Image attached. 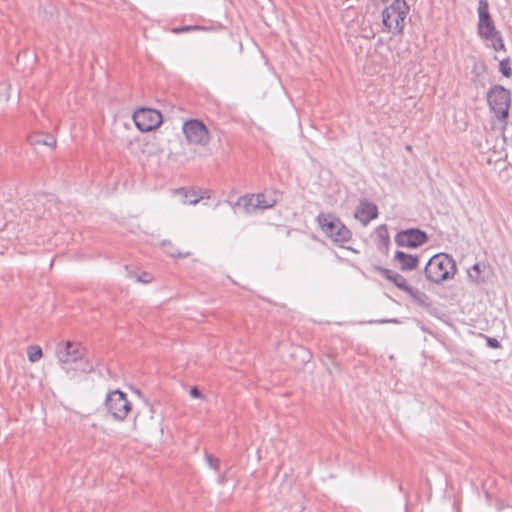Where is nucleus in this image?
I'll return each mask as SVG.
<instances>
[{
    "label": "nucleus",
    "instance_id": "f257e3e1",
    "mask_svg": "<svg viewBox=\"0 0 512 512\" xmlns=\"http://www.w3.org/2000/svg\"><path fill=\"white\" fill-rule=\"evenodd\" d=\"M85 349L77 342L66 341L56 346V357L62 369L74 377L75 372L91 373L93 365L84 359Z\"/></svg>",
    "mask_w": 512,
    "mask_h": 512
},
{
    "label": "nucleus",
    "instance_id": "f03ea898",
    "mask_svg": "<svg viewBox=\"0 0 512 512\" xmlns=\"http://www.w3.org/2000/svg\"><path fill=\"white\" fill-rule=\"evenodd\" d=\"M455 272L454 259L445 253H439L431 257L424 268L427 280L437 284L452 278Z\"/></svg>",
    "mask_w": 512,
    "mask_h": 512
},
{
    "label": "nucleus",
    "instance_id": "7ed1b4c3",
    "mask_svg": "<svg viewBox=\"0 0 512 512\" xmlns=\"http://www.w3.org/2000/svg\"><path fill=\"white\" fill-rule=\"evenodd\" d=\"M317 222L324 234L334 242L344 243L350 240V230L336 216L320 213Z\"/></svg>",
    "mask_w": 512,
    "mask_h": 512
},
{
    "label": "nucleus",
    "instance_id": "20e7f679",
    "mask_svg": "<svg viewBox=\"0 0 512 512\" xmlns=\"http://www.w3.org/2000/svg\"><path fill=\"white\" fill-rule=\"evenodd\" d=\"M487 102L499 120L507 119L511 104V94L508 89L501 85H494L487 92Z\"/></svg>",
    "mask_w": 512,
    "mask_h": 512
},
{
    "label": "nucleus",
    "instance_id": "39448f33",
    "mask_svg": "<svg viewBox=\"0 0 512 512\" xmlns=\"http://www.w3.org/2000/svg\"><path fill=\"white\" fill-rule=\"evenodd\" d=\"M408 10L409 8L405 0H395L382 12L384 26L389 30L393 28L397 32H402Z\"/></svg>",
    "mask_w": 512,
    "mask_h": 512
},
{
    "label": "nucleus",
    "instance_id": "423d86ee",
    "mask_svg": "<svg viewBox=\"0 0 512 512\" xmlns=\"http://www.w3.org/2000/svg\"><path fill=\"white\" fill-rule=\"evenodd\" d=\"M105 406L108 413L118 421H124L132 409V404L127 395L119 389L107 394Z\"/></svg>",
    "mask_w": 512,
    "mask_h": 512
},
{
    "label": "nucleus",
    "instance_id": "0eeeda50",
    "mask_svg": "<svg viewBox=\"0 0 512 512\" xmlns=\"http://www.w3.org/2000/svg\"><path fill=\"white\" fill-rule=\"evenodd\" d=\"M133 120L141 132L152 131L158 128L163 121L161 113L151 108H139L134 112Z\"/></svg>",
    "mask_w": 512,
    "mask_h": 512
},
{
    "label": "nucleus",
    "instance_id": "6e6552de",
    "mask_svg": "<svg viewBox=\"0 0 512 512\" xmlns=\"http://www.w3.org/2000/svg\"><path fill=\"white\" fill-rule=\"evenodd\" d=\"M183 132L191 144L205 145L209 141V133L206 126L199 120L191 119L184 123Z\"/></svg>",
    "mask_w": 512,
    "mask_h": 512
},
{
    "label": "nucleus",
    "instance_id": "1a4fd4ad",
    "mask_svg": "<svg viewBox=\"0 0 512 512\" xmlns=\"http://www.w3.org/2000/svg\"><path fill=\"white\" fill-rule=\"evenodd\" d=\"M428 241L426 232L418 228H410L398 232L395 242L400 247L417 248Z\"/></svg>",
    "mask_w": 512,
    "mask_h": 512
},
{
    "label": "nucleus",
    "instance_id": "9d476101",
    "mask_svg": "<svg viewBox=\"0 0 512 512\" xmlns=\"http://www.w3.org/2000/svg\"><path fill=\"white\" fill-rule=\"evenodd\" d=\"M478 30L482 32L483 29L486 32H497L495 30L494 22L489 13V4L487 0H479L478 2Z\"/></svg>",
    "mask_w": 512,
    "mask_h": 512
},
{
    "label": "nucleus",
    "instance_id": "9b49d317",
    "mask_svg": "<svg viewBox=\"0 0 512 512\" xmlns=\"http://www.w3.org/2000/svg\"><path fill=\"white\" fill-rule=\"evenodd\" d=\"M377 216V206L367 201L361 202L355 213V217L359 219L363 225H367L371 220L377 218Z\"/></svg>",
    "mask_w": 512,
    "mask_h": 512
},
{
    "label": "nucleus",
    "instance_id": "f8f14e48",
    "mask_svg": "<svg viewBox=\"0 0 512 512\" xmlns=\"http://www.w3.org/2000/svg\"><path fill=\"white\" fill-rule=\"evenodd\" d=\"M467 274L471 282L476 284H482L489 280L491 276V270L486 265L476 263L471 268L468 269Z\"/></svg>",
    "mask_w": 512,
    "mask_h": 512
},
{
    "label": "nucleus",
    "instance_id": "ddd939ff",
    "mask_svg": "<svg viewBox=\"0 0 512 512\" xmlns=\"http://www.w3.org/2000/svg\"><path fill=\"white\" fill-rule=\"evenodd\" d=\"M394 261L397 262L402 271H411L417 268L419 257L417 255L407 254L403 251H396Z\"/></svg>",
    "mask_w": 512,
    "mask_h": 512
},
{
    "label": "nucleus",
    "instance_id": "4468645a",
    "mask_svg": "<svg viewBox=\"0 0 512 512\" xmlns=\"http://www.w3.org/2000/svg\"><path fill=\"white\" fill-rule=\"evenodd\" d=\"M375 269L400 290L404 292H406V290H410V286L407 284L405 277L401 274L383 267H376Z\"/></svg>",
    "mask_w": 512,
    "mask_h": 512
},
{
    "label": "nucleus",
    "instance_id": "2eb2a0df",
    "mask_svg": "<svg viewBox=\"0 0 512 512\" xmlns=\"http://www.w3.org/2000/svg\"><path fill=\"white\" fill-rule=\"evenodd\" d=\"M255 204V194L244 195L233 204V209L235 212L240 209L245 214H251L257 210Z\"/></svg>",
    "mask_w": 512,
    "mask_h": 512
},
{
    "label": "nucleus",
    "instance_id": "dca6fc26",
    "mask_svg": "<svg viewBox=\"0 0 512 512\" xmlns=\"http://www.w3.org/2000/svg\"><path fill=\"white\" fill-rule=\"evenodd\" d=\"M175 195L180 198V202L182 204L195 205L202 198V197H198L196 195L195 191H188V190H185L184 188H180V189L175 190Z\"/></svg>",
    "mask_w": 512,
    "mask_h": 512
},
{
    "label": "nucleus",
    "instance_id": "f3484780",
    "mask_svg": "<svg viewBox=\"0 0 512 512\" xmlns=\"http://www.w3.org/2000/svg\"><path fill=\"white\" fill-rule=\"evenodd\" d=\"M255 203L257 209L265 210L275 206L276 200L272 198H267L264 194L259 193L255 194Z\"/></svg>",
    "mask_w": 512,
    "mask_h": 512
},
{
    "label": "nucleus",
    "instance_id": "a211bd4d",
    "mask_svg": "<svg viewBox=\"0 0 512 512\" xmlns=\"http://www.w3.org/2000/svg\"><path fill=\"white\" fill-rule=\"evenodd\" d=\"M31 144H42L49 147H55L56 139L51 135H36L31 137Z\"/></svg>",
    "mask_w": 512,
    "mask_h": 512
},
{
    "label": "nucleus",
    "instance_id": "6ab92c4d",
    "mask_svg": "<svg viewBox=\"0 0 512 512\" xmlns=\"http://www.w3.org/2000/svg\"><path fill=\"white\" fill-rule=\"evenodd\" d=\"M376 235L379 239L380 245L383 246L386 250L388 249L390 238L386 225H380L376 229Z\"/></svg>",
    "mask_w": 512,
    "mask_h": 512
},
{
    "label": "nucleus",
    "instance_id": "aec40b11",
    "mask_svg": "<svg viewBox=\"0 0 512 512\" xmlns=\"http://www.w3.org/2000/svg\"><path fill=\"white\" fill-rule=\"evenodd\" d=\"M486 41H491L495 51L504 50L503 40L498 37L499 34H480Z\"/></svg>",
    "mask_w": 512,
    "mask_h": 512
},
{
    "label": "nucleus",
    "instance_id": "412c9836",
    "mask_svg": "<svg viewBox=\"0 0 512 512\" xmlns=\"http://www.w3.org/2000/svg\"><path fill=\"white\" fill-rule=\"evenodd\" d=\"M406 293L417 303L424 304L427 300V295L416 288L410 286V290H406Z\"/></svg>",
    "mask_w": 512,
    "mask_h": 512
},
{
    "label": "nucleus",
    "instance_id": "4be33fe9",
    "mask_svg": "<svg viewBox=\"0 0 512 512\" xmlns=\"http://www.w3.org/2000/svg\"><path fill=\"white\" fill-rule=\"evenodd\" d=\"M27 354L29 361L33 363L39 361L43 356L42 349L34 345L28 348Z\"/></svg>",
    "mask_w": 512,
    "mask_h": 512
},
{
    "label": "nucleus",
    "instance_id": "5701e85b",
    "mask_svg": "<svg viewBox=\"0 0 512 512\" xmlns=\"http://www.w3.org/2000/svg\"><path fill=\"white\" fill-rule=\"evenodd\" d=\"M11 85L8 81L0 82V101H8Z\"/></svg>",
    "mask_w": 512,
    "mask_h": 512
},
{
    "label": "nucleus",
    "instance_id": "b1692460",
    "mask_svg": "<svg viewBox=\"0 0 512 512\" xmlns=\"http://www.w3.org/2000/svg\"><path fill=\"white\" fill-rule=\"evenodd\" d=\"M499 69H500V72L505 77H510L512 75V69H511L510 62L508 59H503L500 61Z\"/></svg>",
    "mask_w": 512,
    "mask_h": 512
},
{
    "label": "nucleus",
    "instance_id": "393cba45",
    "mask_svg": "<svg viewBox=\"0 0 512 512\" xmlns=\"http://www.w3.org/2000/svg\"><path fill=\"white\" fill-rule=\"evenodd\" d=\"M163 245L166 247L168 246V249L165 250V252L167 254H169L170 256L172 257H179V258H186L190 255L189 252H186V253H180V252H177L176 249L172 246V245H168L166 244V242H163Z\"/></svg>",
    "mask_w": 512,
    "mask_h": 512
},
{
    "label": "nucleus",
    "instance_id": "a878e982",
    "mask_svg": "<svg viewBox=\"0 0 512 512\" xmlns=\"http://www.w3.org/2000/svg\"><path fill=\"white\" fill-rule=\"evenodd\" d=\"M206 459H207V462L209 464V466L215 470L218 469V466H219V459L218 458H215L214 456L212 455H207L206 456Z\"/></svg>",
    "mask_w": 512,
    "mask_h": 512
},
{
    "label": "nucleus",
    "instance_id": "bb28decb",
    "mask_svg": "<svg viewBox=\"0 0 512 512\" xmlns=\"http://www.w3.org/2000/svg\"><path fill=\"white\" fill-rule=\"evenodd\" d=\"M192 29H199L197 26H181V27H174L170 30V32L176 33V32H189Z\"/></svg>",
    "mask_w": 512,
    "mask_h": 512
},
{
    "label": "nucleus",
    "instance_id": "cd10ccee",
    "mask_svg": "<svg viewBox=\"0 0 512 512\" xmlns=\"http://www.w3.org/2000/svg\"><path fill=\"white\" fill-rule=\"evenodd\" d=\"M190 396L193 397V398H203V394L201 393V391L196 386L191 388Z\"/></svg>",
    "mask_w": 512,
    "mask_h": 512
},
{
    "label": "nucleus",
    "instance_id": "c85d7f7f",
    "mask_svg": "<svg viewBox=\"0 0 512 512\" xmlns=\"http://www.w3.org/2000/svg\"><path fill=\"white\" fill-rule=\"evenodd\" d=\"M487 343H488L489 347H491V348H498L499 347V342L495 338H488L487 339Z\"/></svg>",
    "mask_w": 512,
    "mask_h": 512
},
{
    "label": "nucleus",
    "instance_id": "c756f323",
    "mask_svg": "<svg viewBox=\"0 0 512 512\" xmlns=\"http://www.w3.org/2000/svg\"><path fill=\"white\" fill-rule=\"evenodd\" d=\"M146 276H147V274H146V273H144L142 276H140V277H138V278H137V281H139V282H143V283H147V282H149V279H146V278H145Z\"/></svg>",
    "mask_w": 512,
    "mask_h": 512
},
{
    "label": "nucleus",
    "instance_id": "7c9ffc66",
    "mask_svg": "<svg viewBox=\"0 0 512 512\" xmlns=\"http://www.w3.org/2000/svg\"><path fill=\"white\" fill-rule=\"evenodd\" d=\"M406 149H407V150H411V146H410V145H407V146H406Z\"/></svg>",
    "mask_w": 512,
    "mask_h": 512
}]
</instances>
